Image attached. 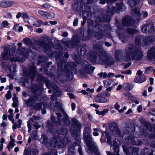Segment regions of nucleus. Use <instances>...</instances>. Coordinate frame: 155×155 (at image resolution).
Wrapping results in <instances>:
<instances>
[{"mask_svg": "<svg viewBox=\"0 0 155 155\" xmlns=\"http://www.w3.org/2000/svg\"><path fill=\"white\" fill-rule=\"evenodd\" d=\"M93 51H90L88 54L89 60L92 62H94L97 60V55L98 56V61L101 63L110 65L115 63L114 59L112 56L106 53L103 49L101 45L99 44L94 45L93 46Z\"/></svg>", "mask_w": 155, "mask_h": 155, "instance_id": "f03ea898", "label": "nucleus"}, {"mask_svg": "<svg viewBox=\"0 0 155 155\" xmlns=\"http://www.w3.org/2000/svg\"><path fill=\"white\" fill-rule=\"evenodd\" d=\"M55 105L56 106L58 107L60 112L63 113H64V111L62 108L61 104L57 101L55 103Z\"/></svg>", "mask_w": 155, "mask_h": 155, "instance_id": "e433bc0d", "label": "nucleus"}, {"mask_svg": "<svg viewBox=\"0 0 155 155\" xmlns=\"http://www.w3.org/2000/svg\"><path fill=\"white\" fill-rule=\"evenodd\" d=\"M153 70V68L151 67H150L146 68V72L148 74L150 73Z\"/></svg>", "mask_w": 155, "mask_h": 155, "instance_id": "603ef678", "label": "nucleus"}, {"mask_svg": "<svg viewBox=\"0 0 155 155\" xmlns=\"http://www.w3.org/2000/svg\"><path fill=\"white\" fill-rule=\"evenodd\" d=\"M15 141L14 140H12V141H10L7 146V148H8L9 151H10L11 148H13L15 146V144L14 143Z\"/></svg>", "mask_w": 155, "mask_h": 155, "instance_id": "58836bf2", "label": "nucleus"}, {"mask_svg": "<svg viewBox=\"0 0 155 155\" xmlns=\"http://www.w3.org/2000/svg\"><path fill=\"white\" fill-rule=\"evenodd\" d=\"M64 117L63 118L62 121L65 125H68L70 124V121L69 119V117L65 112L64 113Z\"/></svg>", "mask_w": 155, "mask_h": 155, "instance_id": "bb28decb", "label": "nucleus"}, {"mask_svg": "<svg viewBox=\"0 0 155 155\" xmlns=\"http://www.w3.org/2000/svg\"><path fill=\"white\" fill-rule=\"evenodd\" d=\"M113 146L114 151V155H120L119 153V147L118 143L115 141H113ZM106 153L107 155H114L110 152L107 151Z\"/></svg>", "mask_w": 155, "mask_h": 155, "instance_id": "dca6fc26", "label": "nucleus"}, {"mask_svg": "<svg viewBox=\"0 0 155 155\" xmlns=\"http://www.w3.org/2000/svg\"><path fill=\"white\" fill-rule=\"evenodd\" d=\"M80 75L83 77L86 78L87 77V74L84 71H81L80 72Z\"/></svg>", "mask_w": 155, "mask_h": 155, "instance_id": "6e6d98bb", "label": "nucleus"}, {"mask_svg": "<svg viewBox=\"0 0 155 155\" xmlns=\"http://www.w3.org/2000/svg\"><path fill=\"white\" fill-rule=\"evenodd\" d=\"M78 23V18H75L74 19L73 22V25L74 26H76L77 25Z\"/></svg>", "mask_w": 155, "mask_h": 155, "instance_id": "69168bd1", "label": "nucleus"}, {"mask_svg": "<svg viewBox=\"0 0 155 155\" xmlns=\"http://www.w3.org/2000/svg\"><path fill=\"white\" fill-rule=\"evenodd\" d=\"M138 151V148L133 147L131 151L132 155H139Z\"/></svg>", "mask_w": 155, "mask_h": 155, "instance_id": "ea45409f", "label": "nucleus"}, {"mask_svg": "<svg viewBox=\"0 0 155 155\" xmlns=\"http://www.w3.org/2000/svg\"><path fill=\"white\" fill-rule=\"evenodd\" d=\"M38 97L37 96H34L30 97L28 100H25V102L27 106H30L32 105L36 101L38 100Z\"/></svg>", "mask_w": 155, "mask_h": 155, "instance_id": "a211bd4d", "label": "nucleus"}, {"mask_svg": "<svg viewBox=\"0 0 155 155\" xmlns=\"http://www.w3.org/2000/svg\"><path fill=\"white\" fill-rule=\"evenodd\" d=\"M12 92L10 91H8L7 93L6 94L5 97H6L7 100L10 99L12 97Z\"/></svg>", "mask_w": 155, "mask_h": 155, "instance_id": "3c124183", "label": "nucleus"}, {"mask_svg": "<svg viewBox=\"0 0 155 155\" xmlns=\"http://www.w3.org/2000/svg\"><path fill=\"white\" fill-rule=\"evenodd\" d=\"M128 143L132 145H136L137 143L135 140L134 137L130 136L127 138Z\"/></svg>", "mask_w": 155, "mask_h": 155, "instance_id": "a878e982", "label": "nucleus"}, {"mask_svg": "<svg viewBox=\"0 0 155 155\" xmlns=\"http://www.w3.org/2000/svg\"><path fill=\"white\" fill-rule=\"evenodd\" d=\"M134 20L130 16H127L124 18L122 20L123 24L125 26H131L133 25Z\"/></svg>", "mask_w": 155, "mask_h": 155, "instance_id": "f3484780", "label": "nucleus"}, {"mask_svg": "<svg viewBox=\"0 0 155 155\" xmlns=\"http://www.w3.org/2000/svg\"><path fill=\"white\" fill-rule=\"evenodd\" d=\"M147 58L150 60H153L155 63V47L150 48L147 52Z\"/></svg>", "mask_w": 155, "mask_h": 155, "instance_id": "ddd939ff", "label": "nucleus"}, {"mask_svg": "<svg viewBox=\"0 0 155 155\" xmlns=\"http://www.w3.org/2000/svg\"><path fill=\"white\" fill-rule=\"evenodd\" d=\"M19 25L18 24H15L14 27L13 28V29L14 31H16L17 30V28H18V27H19Z\"/></svg>", "mask_w": 155, "mask_h": 155, "instance_id": "338daca9", "label": "nucleus"}, {"mask_svg": "<svg viewBox=\"0 0 155 155\" xmlns=\"http://www.w3.org/2000/svg\"><path fill=\"white\" fill-rule=\"evenodd\" d=\"M91 129L88 127L84 128L83 133V140L86 144L88 150L93 153L94 154L99 155L100 153L98 148L96 146V143L92 140L91 136L90 134Z\"/></svg>", "mask_w": 155, "mask_h": 155, "instance_id": "7ed1b4c3", "label": "nucleus"}, {"mask_svg": "<svg viewBox=\"0 0 155 155\" xmlns=\"http://www.w3.org/2000/svg\"><path fill=\"white\" fill-rule=\"evenodd\" d=\"M17 59V58L16 57H15V58L12 57V56L10 54V51L8 52V51H5L2 55L1 61L10 60L11 61H16Z\"/></svg>", "mask_w": 155, "mask_h": 155, "instance_id": "9b49d317", "label": "nucleus"}, {"mask_svg": "<svg viewBox=\"0 0 155 155\" xmlns=\"http://www.w3.org/2000/svg\"><path fill=\"white\" fill-rule=\"evenodd\" d=\"M71 121L73 123L74 126L78 129H81L82 127L81 124L77 119L73 118L71 119Z\"/></svg>", "mask_w": 155, "mask_h": 155, "instance_id": "5701e85b", "label": "nucleus"}, {"mask_svg": "<svg viewBox=\"0 0 155 155\" xmlns=\"http://www.w3.org/2000/svg\"><path fill=\"white\" fill-rule=\"evenodd\" d=\"M8 22L7 21H4L2 23L1 26H0V28L2 29L5 27H6L8 26Z\"/></svg>", "mask_w": 155, "mask_h": 155, "instance_id": "09e8293b", "label": "nucleus"}, {"mask_svg": "<svg viewBox=\"0 0 155 155\" xmlns=\"http://www.w3.org/2000/svg\"><path fill=\"white\" fill-rule=\"evenodd\" d=\"M34 126L35 129H38L40 128L41 126L39 125L38 123L36 122H35L34 124Z\"/></svg>", "mask_w": 155, "mask_h": 155, "instance_id": "e2e57ef3", "label": "nucleus"}, {"mask_svg": "<svg viewBox=\"0 0 155 155\" xmlns=\"http://www.w3.org/2000/svg\"><path fill=\"white\" fill-rule=\"evenodd\" d=\"M123 150L125 152V153L127 155H128V154L129 153V151L128 149L125 147H123Z\"/></svg>", "mask_w": 155, "mask_h": 155, "instance_id": "0e129e2a", "label": "nucleus"}, {"mask_svg": "<svg viewBox=\"0 0 155 155\" xmlns=\"http://www.w3.org/2000/svg\"><path fill=\"white\" fill-rule=\"evenodd\" d=\"M142 31L145 33L151 34L155 31L153 25L152 23H147L143 25L142 27Z\"/></svg>", "mask_w": 155, "mask_h": 155, "instance_id": "1a4fd4ad", "label": "nucleus"}, {"mask_svg": "<svg viewBox=\"0 0 155 155\" xmlns=\"http://www.w3.org/2000/svg\"><path fill=\"white\" fill-rule=\"evenodd\" d=\"M123 87L126 90L130 91L132 89L133 86L131 84L126 83L123 85Z\"/></svg>", "mask_w": 155, "mask_h": 155, "instance_id": "72a5a7b5", "label": "nucleus"}, {"mask_svg": "<svg viewBox=\"0 0 155 155\" xmlns=\"http://www.w3.org/2000/svg\"><path fill=\"white\" fill-rule=\"evenodd\" d=\"M33 122L34 120L32 118L30 119L27 122L28 126V132L29 133L31 131V125L32 124V123Z\"/></svg>", "mask_w": 155, "mask_h": 155, "instance_id": "c9c22d12", "label": "nucleus"}, {"mask_svg": "<svg viewBox=\"0 0 155 155\" xmlns=\"http://www.w3.org/2000/svg\"><path fill=\"white\" fill-rule=\"evenodd\" d=\"M127 33L129 35L133 36L134 35L138 32L136 29L134 28H128L127 30Z\"/></svg>", "mask_w": 155, "mask_h": 155, "instance_id": "c85d7f7f", "label": "nucleus"}, {"mask_svg": "<svg viewBox=\"0 0 155 155\" xmlns=\"http://www.w3.org/2000/svg\"><path fill=\"white\" fill-rule=\"evenodd\" d=\"M140 122L143 124V125H144L145 126L147 127V125H149L148 123H147L146 121L143 120L142 119H141L140 120Z\"/></svg>", "mask_w": 155, "mask_h": 155, "instance_id": "052dcab7", "label": "nucleus"}, {"mask_svg": "<svg viewBox=\"0 0 155 155\" xmlns=\"http://www.w3.org/2000/svg\"><path fill=\"white\" fill-rule=\"evenodd\" d=\"M23 41L25 44L28 46H32L33 42L31 40L28 38H25L23 39Z\"/></svg>", "mask_w": 155, "mask_h": 155, "instance_id": "c756f323", "label": "nucleus"}, {"mask_svg": "<svg viewBox=\"0 0 155 155\" xmlns=\"http://www.w3.org/2000/svg\"><path fill=\"white\" fill-rule=\"evenodd\" d=\"M94 100L97 103H105L109 101L108 100L105 98L101 93L97 95L94 98Z\"/></svg>", "mask_w": 155, "mask_h": 155, "instance_id": "2eb2a0df", "label": "nucleus"}, {"mask_svg": "<svg viewBox=\"0 0 155 155\" xmlns=\"http://www.w3.org/2000/svg\"><path fill=\"white\" fill-rule=\"evenodd\" d=\"M146 80L145 77L144 76L142 75L139 77H137L134 81L135 82L137 83H141L144 81Z\"/></svg>", "mask_w": 155, "mask_h": 155, "instance_id": "393cba45", "label": "nucleus"}, {"mask_svg": "<svg viewBox=\"0 0 155 155\" xmlns=\"http://www.w3.org/2000/svg\"><path fill=\"white\" fill-rule=\"evenodd\" d=\"M39 44L41 47L44 48L45 52L50 50L51 48V47L49 44L46 43L43 41H40Z\"/></svg>", "mask_w": 155, "mask_h": 155, "instance_id": "aec40b11", "label": "nucleus"}, {"mask_svg": "<svg viewBox=\"0 0 155 155\" xmlns=\"http://www.w3.org/2000/svg\"><path fill=\"white\" fill-rule=\"evenodd\" d=\"M47 18L51 19L54 18V14L52 12H50L48 13H47V15L46 16Z\"/></svg>", "mask_w": 155, "mask_h": 155, "instance_id": "a18cd8bd", "label": "nucleus"}, {"mask_svg": "<svg viewBox=\"0 0 155 155\" xmlns=\"http://www.w3.org/2000/svg\"><path fill=\"white\" fill-rule=\"evenodd\" d=\"M121 73L122 74H131V70H127L126 71H122Z\"/></svg>", "mask_w": 155, "mask_h": 155, "instance_id": "13d9d810", "label": "nucleus"}, {"mask_svg": "<svg viewBox=\"0 0 155 155\" xmlns=\"http://www.w3.org/2000/svg\"><path fill=\"white\" fill-rule=\"evenodd\" d=\"M22 18L24 19V21L26 22H28V20H26L27 19H29V17L27 14L23 13L22 15Z\"/></svg>", "mask_w": 155, "mask_h": 155, "instance_id": "79ce46f5", "label": "nucleus"}, {"mask_svg": "<svg viewBox=\"0 0 155 155\" xmlns=\"http://www.w3.org/2000/svg\"><path fill=\"white\" fill-rule=\"evenodd\" d=\"M12 4V2L10 1L4 0L0 2V6L2 8H8L11 6Z\"/></svg>", "mask_w": 155, "mask_h": 155, "instance_id": "412c9836", "label": "nucleus"}, {"mask_svg": "<svg viewBox=\"0 0 155 155\" xmlns=\"http://www.w3.org/2000/svg\"><path fill=\"white\" fill-rule=\"evenodd\" d=\"M57 61L58 68V71H59L61 70H62V69L63 68V65H64V68L65 69V64H66V63L64 61L60 60L58 58H57Z\"/></svg>", "mask_w": 155, "mask_h": 155, "instance_id": "4be33fe9", "label": "nucleus"}, {"mask_svg": "<svg viewBox=\"0 0 155 155\" xmlns=\"http://www.w3.org/2000/svg\"><path fill=\"white\" fill-rule=\"evenodd\" d=\"M119 38L123 43L126 42L127 41L126 37L123 36L122 35H120Z\"/></svg>", "mask_w": 155, "mask_h": 155, "instance_id": "8fccbe9b", "label": "nucleus"}, {"mask_svg": "<svg viewBox=\"0 0 155 155\" xmlns=\"http://www.w3.org/2000/svg\"><path fill=\"white\" fill-rule=\"evenodd\" d=\"M140 0H131L130 2L129 5L131 7H133L138 4Z\"/></svg>", "mask_w": 155, "mask_h": 155, "instance_id": "2f4dec72", "label": "nucleus"}, {"mask_svg": "<svg viewBox=\"0 0 155 155\" xmlns=\"http://www.w3.org/2000/svg\"><path fill=\"white\" fill-rule=\"evenodd\" d=\"M116 5L117 7H114L112 6H109L107 10V15H101L98 18L100 21L108 22L109 21L110 17L114 13V10L117 12L119 11L123 12L126 10V7L122 3H116Z\"/></svg>", "mask_w": 155, "mask_h": 155, "instance_id": "20e7f679", "label": "nucleus"}, {"mask_svg": "<svg viewBox=\"0 0 155 155\" xmlns=\"http://www.w3.org/2000/svg\"><path fill=\"white\" fill-rule=\"evenodd\" d=\"M29 71L28 72V76L31 78L32 80H33L35 77L36 74L37 73L36 67L33 64L29 67Z\"/></svg>", "mask_w": 155, "mask_h": 155, "instance_id": "4468645a", "label": "nucleus"}, {"mask_svg": "<svg viewBox=\"0 0 155 155\" xmlns=\"http://www.w3.org/2000/svg\"><path fill=\"white\" fill-rule=\"evenodd\" d=\"M148 151V149L147 148H145L142 151L143 154L144 155H153V153L151 152H149L148 154H147V153Z\"/></svg>", "mask_w": 155, "mask_h": 155, "instance_id": "37998d69", "label": "nucleus"}, {"mask_svg": "<svg viewBox=\"0 0 155 155\" xmlns=\"http://www.w3.org/2000/svg\"><path fill=\"white\" fill-rule=\"evenodd\" d=\"M47 126L51 132V134H53L54 133V135H56V134H58L65 135L66 134L68 133V131L67 129L63 127H62L58 130H57L55 128H51L50 124L49 123V121H48Z\"/></svg>", "mask_w": 155, "mask_h": 155, "instance_id": "0eeeda50", "label": "nucleus"}, {"mask_svg": "<svg viewBox=\"0 0 155 155\" xmlns=\"http://www.w3.org/2000/svg\"><path fill=\"white\" fill-rule=\"evenodd\" d=\"M38 151L37 149H30V155H37Z\"/></svg>", "mask_w": 155, "mask_h": 155, "instance_id": "c03bdc74", "label": "nucleus"}, {"mask_svg": "<svg viewBox=\"0 0 155 155\" xmlns=\"http://www.w3.org/2000/svg\"><path fill=\"white\" fill-rule=\"evenodd\" d=\"M86 45L81 46L80 48L78 49V53L81 55H84L86 52Z\"/></svg>", "mask_w": 155, "mask_h": 155, "instance_id": "b1692460", "label": "nucleus"}, {"mask_svg": "<svg viewBox=\"0 0 155 155\" xmlns=\"http://www.w3.org/2000/svg\"><path fill=\"white\" fill-rule=\"evenodd\" d=\"M42 21L41 20H39L34 23L33 25L36 27H39L41 25Z\"/></svg>", "mask_w": 155, "mask_h": 155, "instance_id": "864d4df0", "label": "nucleus"}, {"mask_svg": "<svg viewBox=\"0 0 155 155\" xmlns=\"http://www.w3.org/2000/svg\"><path fill=\"white\" fill-rule=\"evenodd\" d=\"M38 79L44 81L48 88L51 87L57 96H59L61 95V90L59 87L55 84H54L53 86H51L50 84L49 81L46 78L42 76L40 74H39L38 76Z\"/></svg>", "mask_w": 155, "mask_h": 155, "instance_id": "39448f33", "label": "nucleus"}, {"mask_svg": "<svg viewBox=\"0 0 155 155\" xmlns=\"http://www.w3.org/2000/svg\"><path fill=\"white\" fill-rule=\"evenodd\" d=\"M73 136L74 138L76 140H80V137L78 135L76 134H73Z\"/></svg>", "mask_w": 155, "mask_h": 155, "instance_id": "bf43d9fd", "label": "nucleus"}, {"mask_svg": "<svg viewBox=\"0 0 155 155\" xmlns=\"http://www.w3.org/2000/svg\"><path fill=\"white\" fill-rule=\"evenodd\" d=\"M20 51L21 52V54H23L24 57H21V58H18V60L19 61L23 62L25 61L26 59L28 57L29 53L30 52H31V51L30 49H27L24 47H21Z\"/></svg>", "mask_w": 155, "mask_h": 155, "instance_id": "9d476101", "label": "nucleus"}, {"mask_svg": "<svg viewBox=\"0 0 155 155\" xmlns=\"http://www.w3.org/2000/svg\"><path fill=\"white\" fill-rule=\"evenodd\" d=\"M41 7L43 8H48L51 7V5L48 4H44L42 5Z\"/></svg>", "mask_w": 155, "mask_h": 155, "instance_id": "4d7b16f0", "label": "nucleus"}, {"mask_svg": "<svg viewBox=\"0 0 155 155\" xmlns=\"http://www.w3.org/2000/svg\"><path fill=\"white\" fill-rule=\"evenodd\" d=\"M94 37L97 39L99 40L101 39L104 36V35L101 33L95 32L94 34Z\"/></svg>", "mask_w": 155, "mask_h": 155, "instance_id": "f704fd0d", "label": "nucleus"}, {"mask_svg": "<svg viewBox=\"0 0 155 155\" xmlns=\"http://www.w3.org/2000/svg\"><path fill=\"white\" fill-rule=\"evenodd\" d=\"M38 13L40 15L43 17H46L47 15V12L42 10H39L38 11Z\"/></svg>", "mask_w": 155, "mask_h": 155, "instance_id": "de8ad7c7", "label": "nucleus"}, {"mask_svg": "<svg viewBox=\"0 0 155 155\" xmlns=\"http://www.w3.org/2000/svg\"><path fill=\"white\" fill-rule=\"evenodd\" d=\"M65 45L67 46L70 48H73L74 46V44H73V41H68L66 42L65 43Z\"/></svg>", "mask_w": 155, "mask_h": 155, "instance_id": "a19ab883", "label": "nucleus"}, {"mask_svg": "<svg viewBox=\"0 0 155 155\" xmlns=\"http://www.w3.org/2000/svg\"><path fill=\"white\" fill-rule=\"evenodd\" d=\"M104 134L107 139V142L112 146L111 137L109 136L108 132L106 131L104 132Z\"/></svg>", "mask_w": 155, "mask_h": 155, "instance_id": "4c0bfd02", "label": "nucleus"}, {"mask_svg": "<svg viewBox=\"0 0 155 155\" xmlns=\"http://www.w3.org/2000/svg\"><path fill=\"white\" fill-rule=\"evenodd\" d=\"M31 136L34 139H36L37 138V136L36 134V132L35 131H33L32 133Z\"/></svg>", "mask_w": 155, "mask_h": 155, "instance_id": "680f3d73", "label": "nucleus"}, {"mask_svg": "<svg viewBox=\"0 0 155 155\" xmlns=\"http://www.w3.org/2000/svg\"><path fill=\"white\" fill-rule=\"evenodd\" d=\"M142 38V36L141 35H139L136 36L135 40V44L137 45H139L140 44Z\"/></svg>", "mask_w": 155, "mask_h": 155, "instance_id": "7c9ffc66", "label": "nucleus"}, {"mask_svg": "<svg viewBox=\"0 0 155 155\" xmlns=\"http://www.w3.org/2000/svg\"><path fill=\"white\" fill-rule=\"evenodd\" d=\"M132 14L133 15H140V9L137 7H135L134 9H133L131 11Z\"/></svg>", "mask_w": 155, "mask_h": 155, "instance_id": "473e14b6", "label": "nucleus"}, {"mask_svg": "<svg viewBox=\"0 0 155 155\" xmlns=\"http://www.w3.org/2000/svg\"><path fill=\"white\" fill-rule=\"evenodd\" d=\"M108 109H104L102 111H101V115L102 116L104 115L105 114L107 113L108 112Z\"/></svg>", "mask_w": 155, "mask_h": 155, "instance_id": "774afa93", "label": "nucleus"}, {"mask_svg": "<svg viewBox=\"0 0 155 155\" xmlns=\"http://www.w3.org/2000/svg\"><path fill=\"white\" fill-rule=\"evenodd\" d=\"M30 155V149H25L24 153V155Z\"/></svg>", "mask_w": 155, "mask_h": 155, "instance_id": "5fc2aeb1", "label": "nucleus"}, {"mask_svg": "<svg viewBox=\"0 0 155 155\" xmlns=\"http://www.w3.org/2000/svg\"><path fill=\"white\" fill-rule=\"evenodd\" d=\"M64 139L62 138L58 137L55 138L54 139V145H52L51 144V146H52L53 147H55L56 146L58 145L59 146L61 145L60 143L62 144H64Z\"/></svg>", "mask_w": 155, "mask_h": 155, "instance_id": "6ab92c4d", "label": "nucleus"}, {"mask_svg": "<svg viewBox=\"0 0 155 155\" xmlns=\"http://www.w3.org/2000/svg\"><path fill=\"white\" fill-rule=\"evenodd\" d=\"M124 54L122 55L121 50H116L115 52V58L117 62L124 61H127L131 60L139 61L142 59L143 56V52L140 48L133 44L128 45L125 48Z\"/></svg>", "mask_w": 155, "mask_h": 155, "instance_id": "f257e3e1", "label": "nucleus"}, {"mask_svg": "<svg viewBox=\"0 0 155 155\" xmlns=\"http://www.w3.org/2000/svg\"><path fill=\"white\" fill-rule=\"evenodd\" d=\"M88 63L87 62H85L82 64V67L83 69L87 72H89V66Z\"/></svg>", "mask_w": 155, "mask_h": 155, "instance_id": "cd10ccee", "label": "nucleus"}, {"mask_svg": "<svg viewBox=\"0 0 155 155\" xmlns=\"http://www.w3.org/2000/svg\"><path fill=\"white\" fill-rule=\"evenodd\" d=\"M155 41V36H147L144 37L142 39L141 45L145 48H149V45Z\"/></svg>", "mask_w": 155, "mask_h": 155, "instance_id": "423d86ee", "label": "nucleus"}, {"mask_svg": "<svg viewBox=\"0 0 155 155\" xmlns=\"http://www.w3.org/2000/svg\"><path fill=\"white\" fill-rule=\"evenodd\" d=\"M35 109L36 110H40L42 108L41 104L40 103H37L35 105Z\"/></svg>", "mask_w": 155, "mask_h": 155, "instance_id": "49530a36", "label": "nucleus"}, {"mask_svg": "<svg viewBox=\"0 0 155 155\" xmlns=\"http://www.w3.org/2000/svg\"><path fill=\"white\" fill-rule=\"evenodd\" d=\"M55 114H56L58 118L53 117L52 114L51 118V121L54 125L58 126L61 124V120L60 118L62 116L59 113L56 112Z\"/></svg>", "mask_w": 155, "mask_h": 155, "instance_id": "f8f14e48", "label": "nucleus"}, {"mask_svg": "<svg viewBox=\"0 0 155 155\" xmlns=\"http://www.w3.org/2000/svg\"><path fill=\"white\" fill-rule=\"evenodd\" d=\"M109 127L110 130L115 135L118 137L120 136V132L116 123L111 122L109 124Z\"/></svg>", "mask_w": 155, "mask_h": 155, "instance_id": "6e6552de", "label": "nucleus"}]
</instances>
